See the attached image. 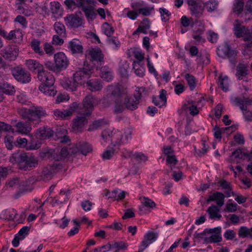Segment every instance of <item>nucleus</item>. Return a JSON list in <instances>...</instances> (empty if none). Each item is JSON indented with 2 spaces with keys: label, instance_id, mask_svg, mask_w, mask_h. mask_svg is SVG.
Instances as JSON below:
<instances>
[{
  "label": "nucleus",
  "instance_id": "nucleus-10",
  "mask_svg": "<svg viewBox=\"0 0 252 252\" xmlns=\"http://www.w3.org/2000/svg\"><path fill=\"white\" fill-rule=\"evenodd\" d=\"M0 35L5 39L20 44L23 41V34L20 30L11 31L9 33L0 28Z\"/></svg>",
  "mask_w": 252,
  "mask_h": 252
},
{
  "label": "nucleus",
  "instance_id": "nucleus-8",
  "mask_svg": "<svg viewBox=\"0 0 252 252\" xmlns=\"http://www.w3.org/2000/svg\"><path fill=\"white\" fill-rule=\"evenodd\" d=\"M95 98L92 95L87 96L83 100L82 104H80L79 115L90 116L94 109V104Z\"/></svg>",
  "mask_w": 252,
  "mask_h": 252
},
{
  "label": "nucleus",
  "instance_id": "nucleus-36",
  "mask_svg": "<svg viewBox=\"0 0 252 252\" xmlns=\"http://www.w3.org/2000/svg\"><path fill=\"white\" fill-rule=\"evenodd\" d=\"M125 102L123 103L121 98H117L115 100L114 113L115 114L122 113L125 109Z\"/></svg>",
  "mask_w": 252,
  "mask_h": 252
},
{
  "label": "nucleus",
  "instance_id": "nucleus-5",
  "mask_svg": "<svg viewBox=\"0 0 252 252\" xmlns=\"http://www.w3.org/2000/svg\"><path fill=\"white\" fill-rule=\"evenodd\" d=\"M101 137L103 141L102 144L105 145L108 141L111 142V145L115 147L116 144H121L128 142V139L131 138L130 133L125 135V138H123V135L121 131L119 130L111 131L109 129L104 130L101 133Z\"/></svg>",
  "mask_w": 252,
  "mask_h": 252
},
{
  "label": "nucleus",
  "instance_id": "nucleus-3",
  "mask_svg": "<svg viewBox=\"0 0 252 252\" xmlns=\"http://www.w3.org/2000/svg\"><path fill=\"white\" fill-rule=\"evenodd\" d=\"M9 161L13 164L17 163L19 168L25 171L30 170L38 165V160L34 156L26 153L13 154L10 157Z\"/></svg>",
  "mask_w": 252,
  "mask_h": 252
},
{
  "label": "nucleus",
  "instance_id": "nucleus-37",
  "mask_svg": "<svg viewBox=\"0 0 252 252\" xmlns=\"http://www.w3.org/2000/svg\"><path fill=\"white\" fill-rule=\"evenodd\" d=\"M132 65L135 74L139 77H143L145 72V68L143 66V64L141 63H139L137 62H133Z\"/></svg>",
  "mask_w": 252,
  "mask_h": 252
},
{
  "label": "nucleus",
  "instance_id": "nucleus-40",
  "mask_svg": "<svg viewBox=\"0 0 252 252\" xmlns=\"http://www.w3.org/2000/svg\"><path fill=\"white\" fill-rule=\"evenodd\" d=\"M232 156L234 157L235 158H239L241 159L247 158L248 161H250V154L248 153H243L242 150L240 149L236 150L232 153Z\"/></svg>",
  "mask_w": 252,
  "mask_h": 252
},
{
  "label": "nucleus",
  "instance_id": "nucleus-11",
  "mask_svg": "<svg viewBox=\"0 0 252 252\" xmlns=\"http://www.w3.org/2000/svg\"><path fill=\"white\" fill-rule=\"evenodd\" d=\"M65 24L68 27L75 29L81 27L83 24V19L77 14H71L64 17Z\"/></svg>",
  "mask_w": 252,
  "mask_h": 252
},
{
  "label": "nucleus",
  "instance_id": "nucleus-25",
  "mask_svg": "<svg viewBox=\"0 0 252 252\" xmlns=\"http://www.w3.org/2000/svg\"><path fill=\"white\" fill-rule=\"evenodd\" d=\"M62 86L66 90H69L72 92L76 90L77 87L79 84L76 82L73 79V81H71L68 78H63L61 82Z\"/></svg>",
  "mask_w": 252,
  "mask_h": 252
},
{
  "label": "nucleus",
  "instance_id": "nucleus-41",
  "mask_svg": "<svg viewBox=\"0 0 252 252\" xmlns=\"http://www.w3.org/2000/svg\"><path fill=\"white\" fill-rule=\"evenodd\" d=\"M54 29L58 34L61 36L65 35V28L63 24L60 22H56L54 25Z\"/></svg>",
  "mask_w": 252,
  "mask_h": 252
},
{
  "label": "nucleus",
  "instance_id": "nucleus-47",
  "mask_svg": "<svg viewBox=\"0 0 252 252\" xmlns=\"http://www.w3.org/2000/svg\"><path fill=\"white\" fill-rule=\"evenodd\" d=\"M103 30L104 33L108 37H111L112 36L114 32V29L113 27H112L108 23H104L103 26Z\"/></svg>",
  "mask_w": 252,
  "mask_h": 252
},
{
  "label": "nucleus",
  "instance_id": "nucleus-48",
  "mask_svg": "<svg viewBox=\"0 0 252 252\" xmlns=\"http://www.w3.org/2000/svg\"><path fill=\"white\" fill-rule=\"evenodd\" d=\"M159 11L162 21L166 22L169 19L171 13L167 9L165 8L161 7L159 9Z\"/></svg>",
  "mask_w": 252,
  "mask_h": 252
},
{
  "label": "nucleus",
  "instance_id": "nucleus-21",
  "mask_svg": "<svg viewBox=\"0 0 252 252\" xmlns=\"http://www.w3.org/2000/svg\"><path fill=\"white\" fill-rule=\"evenodd\" d=\"M237 23L234 25L233 31L234 35L237 37H243L250 34V29L248 27L242 26L238 23V20L235 21Z\"/></svg>",
  "mask_w": 252,
  "mask_h": 252
},
{
  "label": "nucleus",
  "instance_id": "nucleus-7",
  "mask_svg": "<svg viewBox=\"0 0 252 252\" xmlns=\"http://www.w3.org/2000/svg\"><path fill=\"white\" fill-rule=\"evenodd\" d=\"M217 53L220 57L222 58L227 57L233 67L235 66L237 63V53L235 50L230 49V45L228 43L225 42L218 47Z\"/></svg>",
  "mask_w": 252,
  "mask_h": 252
},
{
  "label": "nucleus",
  "instance_id": "nucleus-13",
  "mask_svg": "<svg viewBox=\"0 0 252 252\" xmlns=\"http://www.w3.org/2000/svg\"><path fill=\"white\" fill-rule=\"evenodd\" d=\"M54 62L58 71L66 69L68 65L69 61L63 52H59L54 55Z\"/></svg>",
  "mask_w": 252,
  "mask_h": 252
},
{
  "label": "nucleus",
  "instance_id": "nucleus-46",
  "mask_svg": "<svg viewBox=\"0 0 252 252\" xmlns=\"http://www.w3.org/2000/svg\"><path fill=\"white\" fill-rule=\"evenodd\" d=\"M185 78L186 79L190 90H193L196 87V80L195 77L189 73L185 75Z\"/></svg>",
  "mask_w": 252,
  "mask_h": 252
},
{
  "label": "nucleus",
  "instance_id": "nucleus-63",
  "mask_svg": "<svg viewBox=\"0 0 252 252\" xmlns=\"http://www.w3.org/2000/svg\"><path fill=\"white\" fill-rule=\"evenodd\" d=\"M44 49L47 54L52 55L54 53V49L50 43H45Z\"/></svg>",
  "mask_w": 252,
  "mask_h": 252
},
{
  "label": "nucleus",
  "instance_id": "nucleus-58",
  "mask_svg": "<svg viewBox=\"0 0 252 252\" xmlns=\"http://www.w3.org/2000/svg\"><path fill=\"white\" fill-rule=\"evenodd\" d=\"M236 236V233L233 230L227 229L224 234V237L227 240H232Z\"/></svg>",
  "mask_w": 252,
  "mask_h": 252
},
{
  "label": "nucleus",
  "instance_id": "nucleus-59",
  "mask_svg": "<svg viewBox=\"0 0 252 252\" xmlns=\"http://www.w3.org/2000/svg\"><path fill=\"white\" fill-rule=\"evenodd\" d=\"M15 22L20 23L23 27H27L28 22L26 19L21 15H18L14 20Z\"/></svg>",
  "mask_w": 252,
  "mask_h": 252
},
{
  "label": "nucleus",
  "instance_id": "nucleus-14",
  "mask_svg": "<svg viewBox=\"0 0 252 252\" xmlns=\"http://www.w3.org/2000/svg\"><path fill=\"white\" fill-rule=\"evenodd\" d=\"M141 205L139 207L140 215L148 214L151 209H153L156 206V203L151 199L146 197H140Z\"/></svg>",
  "mask_w": 252,
  "mask_h": 252
},
{
  "label": "nucleus",
  "instance_id": "nucleus-27",
  "mask_svg": "<svg viewBox=\"0 0 252 252\" xmlns=\"http://www.w3.org/2000/svg\"><path fill=\"white\" fill-rule=\"evenodd\" d=\"M81 9L84 12L86 18L89 20H94L96 16V13H95L94 8L92 6H85L84 3L83 4V6Z\"/></svg>",
  "mask_w": 252,
  "mask_h": 252
},
{
  "label": "nucleus",
  "instance_id": "nucleus-60",
  "mask_svg": "<svg viewBox=\"0 0 252 252\" xmlns=\"http://www.w3.org/2000/svg\"><path fill=\"white\" fill-rule=\"evenodd\" d=\"M113 248H117L118 250L117 251H120V250H126L127 247V245L123 242H114L112 246Z\"/></svg>",
  "mask_w": 252,
  "mask_h": 252
},
{
  "label": "nucleus",
  "instance_id": "nucleus-38",
  "mask_svg": "<svg viewBox=\"0 0 252 252\" xmlns=\"http://www.w3.org/2000/svg\"><path fill=\"white\" fill-rule=\"evenodd\" d=\"M16 215L17 213L14 209L12 211L5 210L1 214L0 217L4 220H12L15 218Z\"/></svg>",
  "mask_w": 252,
  "mask_h": 252
},
{
  "label": "nucleus",
  "instance_id": "nucleus-34",
  "mask_svg": "<svg viewBox=\"0 0 252 252\" xmlns=\"http://www.w3.org/2000/svg\"><path fill=\"white\" fill-rule=\"evenodd\" d=\"M54 116L56 119H67L71 116V112L66 109H57L54 111Z\"/></svg>",
  "mask_w": 252,
  "mask_h": 252
},
{
  "label": "nucleus",
  "instance_id": "nucleus-30",
  "mask_svg": "<svg viewBox=\"0 0 252 252\" xmlns=\"http://www.w3.org/2000/svg\"><path fill=\"white\" fill-rule=\"evenodd\" d=\"M89 90L92 91H98L102 89L103 85L101 80L91 79L87 82Z\"/></svg>",
  "mask_w": 252,
  "mask_h": 252
},
{
  "label": "nucleus",
  "instance_id": "nucleus-54",
  "mask_svg": "<svg viewBox=\"0 0 252 252\" xmlns=\"http://www.w3.org/2000/svg\"><path fill=\"white\" fill-rule=\"evenodd\" d=\"M30 229V227L25 226L19 231L17 235L19 236V237H21V239H23L24 240L29 234Z\"/></svg>",
  "mask_w": 252,
  "mask_h": 252
},
{
  "label": "nucleus",
  "instance_id": "nucleus-52",
  "mask_svg": "<svg viewBox=\"0 0 252 252\" xmlns=\"http://www.w3.org/2000/svg\"><path fill=\"white\" fill-rule=\"evenodd\" d=\"M243 40L245 42L243 47L246 49L252 48V35L251 34L245 36Z\"/></svg>",
  "mask_w": 252,
  "mask_h": 252
},
{
  "label": "nucleus",
  "instance_id": "nucleus-42",
  "mask_svg": "<svg viewBox=\"0 0 252 252\" xmlns=\"http://www.w3.org/2000/svg\"><path fill=\"white\" fill-rule=\"evenodd\" d=\"M222 238L220 235V233H216L212 234L209 237L204 238V243H217L221 241Z\"/></svg>",
  "mask_w": 252,
  "mask_h": 252
},
{
  "label": "nucleus",
  "instance_id": "nucleus-29",
  "mask_svg": "<svg viewBox=\"0 0 252 252\" xmlns=\"http://www.w3.org/2000/svg\"><path fill=\"white\" fill-rule=\"evenodd\" d=\"M125 105L126 108L128 110L133 111L138 108L139 102L136 99L131 96H127V95L125 96Z\"/></svg>",
  "mask_w": 252,
  "mask_h": 252
},
{
  "label": "nucleus",
  "instance_id": "nucleus-23",
  "mask_svg": "<svg viewBox=\"0 0 252 252\" xmlns=\"http://www.w3.org/2000/svg\"><path fill=\"white\" fill-rule=\"evenodd\" d=\"M54 131L49 128H40L35 133L36 138L40 139L49 138L53 136Z\"/></svg>",
  "mask_w": 252,
  "mask_h": 252
},
{
  "label": "nucleus",
  "instance_id": "nucleus-20",
  "mask_svg": "<svg viewBox=\"0 0 252 252\" xmlns=\"http://www.w3.org/2000/svg\"><path fill=\"white\" fill-rule=\"evenodd\" d=\"M26 65L28 68L32 71L37 70V76H39V75L41 73H43L44 74H47V73H50V72H48L45 70L44 69V67L42 64H40L38 62L34 60L30 59L26 61Z\"/></svg>",
  "mask_w": 252,
  "mask_h": 252
},
{
  "label": "nucleus",
  "instance_id": "nucleus-35",
  "mask_svg": "<svg viewBox=\"0 0 252 252\" xmlns=\"http://www.w3.org/2000/svg\"><path fill=\"white\" fill-rule=\"evenodd\" d=\"M185 110H189V113L192 116H194L198 113V110L193 101H188L183 106Z\"/></svg>",
  "mask_w": 252,
  "mask_h": 252
},
{
  "label": "nucleus",
  "instance_id": "nucleus-31",
  "mask_svg": "<svg viewBox=\"0 0 252 252\" xmlns=\"http://www.w3.org/2000/svg\"><path fill=\"white\" fill-rule=\"evenodd\" d=\"M244 14L245 21L252 20V0H248L245 6Z\"/></svg>",
  "mask_w": 252,
  "mask_h": 252
},
{
  "label": "nucleus",
  "instance_id": "nucleus-64",
  "mask_svg": "<svg viewBox=\"0 0 252 252\" xmlns=\"http://www.w3.org/2000/svg\"><path fill=\"white\" fill-rule=\"evenodd\" d=\"M92 203L89 200H85L81 203V207L85 211H89L91 210Z\"/></svg>",
  "mask_w": 252,
  "mask_h": 252
},
{
  "label": "nucleus",
  "instance_id": "nucleus-55",
  "mask_svg": "<svg viewBox=\"0 0 252 252\" xmlns=\"http://www.w3.org/2000/svg\"><path fill=\"white\" fill-rule=\"evenodd\" d=\"M14 137L12 136L7 135L5 137L4 143L8 150H11L13 148V140Z\"/></svg>",
  "mask_w": 252,
  "mask_h": 252
},
{
  "label": "nucleus",
  "instance_id": "nucleus-45",
  "mask_svg": "<svg viewBox=\"0 0 252 252\" xmlns=\"http://www.w3.org/2000/svg\"><path fill=\"white\" fill-rule=\"evenodd\" d=\"M244 4L243 0H235L233 7V12L237 14L241 13L244 9Z\"/></svg>",
  "mask_w": 252,
  "mask_h": 252
},
{
  "label": "nucleus",
  "instance_id": "nucleus-62",
  "mask_svg": "<svg viewBox=\"0 0 252 252\" xmlns=\"http://www.w3.org/2000/svg\"><path fill=\"white\" fill-rule=\"evenodd\" d=\"M166 161L168 164L175 165L177 164L178 160L174 155H168L166 157Z\"/></svg>",
  "mask_w": 252,
  "mask_h": 252
},
{
  "label": "nucleus",
  "instance_id": "nucleus-51",
  "mask_svg": "<svg viewBox=\"0 0 252 252\" xmlns=\"http://www.w3.org/2000/svg\"><path fill=\"white\" fill-rule=\"evenodd\" d=\"M109 149L106 150L102 154V158L105 159H110L114 154L116 151V148L108 147Z\"/></svg>",
  "mask_w": 252,
  "mask_h": 252
},
{
  "label": "nucleus",
  "instance_id": "nucleus-1",
  "mask_svg": "<svg viewBox=\"0 0 252 252\" xmlns=\"http://www.w3.org/2000/svg\"><path fill=\"white\" fill-rule=\"evenodd\" d=\"M17 112L25 122H19L16 124V132L25 134L29 133L32 126L36 127L41 122V118L46 115V111L42 107L35 106L29 108L19 107L17 108Z\"/></svg>",
  "mask_w": 252,
  "mask_h": 252
},
{
  "label": "nucleus",
  "instance_id": "nucleus-32",
  "mask_svg": "<svg viewBox=\"0 0 252 252\" xmlns=\"http://www.w3.org/2000/svg\"><path fill=\"white\" fill-rule=\"evenodd\" d=\"M0 90L3 93L9 95H12L15 92L13 86L5 81L0 82Z\"/></svg>",
  "mask_w": 252,
  "mask_h": 252
},
{
  "label": "nucleus",
  "instance_id": "nucleus-2",
  "mask_svg": "<svg viewBox=\"0 0 252 252\" xmlns=\"http://www.w3.org/2000/svg\"><path fill=\"white\" fill-rule=\"evenodd\" d=\"M92 151V147L86 142H79L74 147L68 150L67 147L55 150L50 149L44 153H41V157L52 158L56 161L62 160L65 159L67 156L70 154H82L87 155Z\"/></svg>",
  "mask_w": 252,
  "mask_h": 252
},
{
  "label": "nucleus",
  "instance_id": "nucleus-57",
  "mask_svg": "<svg viewBox=\"0 0 252 252\" xmlns=\"http://www.w3.org/2000/svg\"><path fill=\"white\" fill-rule=\"evenodd\" d=\"M103 123V122L101 120H98L93 122V124L90 126L88 129V130L92 131L94 129H97L100 127Z\"/></svg>",
  "mask_w": 252,
  "mask_h": 252
},
{
  "label": "nucleus",
  "instance_id": "nucleus-44",
  "mask_svg": "<svg viewBox=\"0 0 252 252\" xmlns=\"http://www.w3.org/2000/svg\"><path fill=\"white\" fill-rule=\"evenodd\" d=\"M219 87L224 92H227L228 90V78L227 76H224L223 78L219 77Z\"/></svg>",
  "mask_w": 252,
  "mask_h": 252
},
{
  "label": "nucleus",
  "instance_id": "nucleus-50",
  "mask_svg": "<svg viewBox=\"0 0 252 252\" xmlns=\"http://www.w3.org/2000/svg\"><path fill=\"white\" fill-rule=\"evenodd\" d=\"M61 8V5L59 2L54 1L50 3V10L53 13H59Z\"/></svg>",
  "mask_w": 252,
  "mask_h": 252
},
{
  "label": "nucleus",
  "instance_id": "nucleus-9",
  "mask_svg": "<svg viewBox=\"0 0 252 252\" xmlns=\"http://www.w3.org/2000/svg\"><path fill=\"white\" fill-rule=\"evenodd\" d=\"M12 74L16 80L22 83H28L31 81L30 73L21 67H14L12 70Z\"/></svg>",
  "mask_w": 252,
  "mask_h": 252
},
{
  "label": "nucleus",
  "instance_id": "nucleus-33",
  "mask_svg": "<svg viewBox=\"0 0 252 252\" xmlns=\"http://www.w3.org/2000/svg\"><path fill=\"white\" fill-rule=\"evenodd\" d=\"M220 211V207L216 205H212L208 208L207 212L210 215V219H218L220 220L221 218V215L219 214Z\"/></svg>",
  "mask_w": 252,
  "mask_h": 252
},
{
  "label": "nucleus",
  "instance_id": "nucleus-19",
  "mask_svg": "<svg viewBox=\"0 0 252 252\" xmlns=\"http://www.w3.org/2000/svg\"><path fill=\"white\" fill-rule=\"evenodd\" d=\"M78 115L77 118L74 119L72 126V130L75 133L81 132L85 124L87 123L86 117L88 116L79 114Z\"/></svg>",
  "mask_w": 252,
  "mask_h": 252
},
{
  "label": "nucleus",
  "instance_id": "nucleus-39",
  "mask_svg": "<svg viewBox=\"0 0 252 252\" xmlns=\"http://www.w3.org/2000/svg\"><path fill=\"white\" fill-rule=\"evenodd\" d=\"M148 95V91L145 88L140 87L135 91L134 94L135 99L139 102V100Z\"/></svg>",
  "mask_w": 252,
  "mask_h": 252
},
{
  "label": "nucleus",
  "instance_id": "nucleus-22",
  "mask_svg": "<svg viewBox=\"0 0 252 252\" xmlns=\"http://www.w3.org/2000/svg\"><path fill=\"white\" fill-rule=\"evenodd\" d=\"M224 197L225 196L222 193L216 191L209 196L207 201L210 202L216 201V203L218 206L220 207L224 204Z\"/></svg>",
  "mask_w": 252,
  "mask_h": 252
},
{
  "label": "nucleus",
  "instance_id": "nucleus-49",
  "mask_svg": "<svg viewBox=\"0 0 252 252\" xmlns=\"http://www.w3.org/2000/svg\"><path fill=\"white\" fill-rule=\"evenodd\" d=\"M238 234L240 238H246L251 235L250 229L246 226H241L238 230Z\"/></svg>",
  "mask_w": 252,
  "mask_h": 252
},
{
  "label": "nucleus",
  "instance_id": "nucleus-53",
  "mask_svg": "<svg viewBox=\"0 0 252 252\" xmlns=\"http://www.w3.org/2000/svg\"><path fill=\"white\" fill-rule=\"evenodd\" d=\"M218 4L216 0H210L206 3V9L209 12H212L217 9Z\"/></svg>",
  "mask_w": 252,
  "mask_h": 252
},
{
  "label": "nucleus",
  "instance_id": "nucleus-61",
  "mask_svg": "<svg viewBox=\"0 0 252 252\" xmlns=\"http://www.w3.org/2000/svg\"><path fill=\"white\" fill-rule=\"evenodd\" d=\"M237 209V205L235 203H227L226 205V208L225 209V211L228 212H234Z\"/></svg>",
  "mask_w": 252,
  "mask_h": 252
},
{
  "label": "nucleus",
  "instance_id": "nucleus-56",
  "mask_svg": "<svg viewBox=\"0 0 252 252\" xmlns=\"http://www.w3.org/2000/svg\"><path fill=\"white\" fill-rule=\"evenodd\" d=\"M112 248V246L109 243L104 245L102 247L95 248L94 250V252H106L110 250Z\"/></svg>",
  "mask_w": 252,
  "mask_h": 252
},
{
  "label": "nucleus",
  "instance_id": "nucleus-26",
  "mask_svg": "<svg viewBox=\"0 0 252 252\" xmlns=\"http://www.w3.org/2000/svg\"><path fill=\"white\" fill-rule=\"evenodd\" d=\"M100 76L104 80L111 81L113 78L112 70L107 66H103L100 70Z\"/></svg>",
  "mask_w": 252,
  "mask_h": 252
},
{
  "label": "nucleus",
  "instance_id": "nucleus-43",
  "mask_svg": "<svg viewBox=\"0 0 252 252\" xmlns=\"http://www.w3.org/2000/svg\"><path fill=\"white\" fill-rule=\"evenodd\" d=\"M40 41L36 39L33 40L31 42V47L33 50L40 56L44 55V52L39 46Z\"/></svg>",
  "mask_w": 252,
  "mask_h": 252
},
{
  "label": "nucleus",
  "instance_id": "nucleus-6",
  "mask_svg": "<svg viewBox=\"0 0 252 252\" xmlns=\"http://www.w3.org/2000/svg\"><path fill=\"white\" fill-rule=\"evenodd\" d=\"M105 90L106 94L103 96L102 103L105 107H109L113 99L112 96L117 98H122L126 95L127 91L119 84L108 85Z\"/></svg>",
  "mask_w": 252,
  "mask_h": 252
},
{
  "label": "nucleus",
  "instance_id": "nucleus-24",
  "mask_svg": "<svg viewBox=\"0 0 252 252\" xmlns=\"http://www.w3.org/2000/svg\"><path fill=\"white\" fill-rule=\"evenodd\" d=\"M68 48L72 54L81 53L83 51V46L77 39H73L68 43Z\"/></svg>",
  "mask_w": 252,
  "mask_h": 252
},
{
  "label": "nucleus",
  "instance_id": "nucleus-18",
  "mask_svg": "<svg viewBox=\"0 0 252 252\" xmlns=\"http://www.w3.org/2000/svg\"><path fill=\"white\" fill-rule=\"evenodd\" d=\"M87 55L91 61L101 63L103 62L104 55L101 50L98 48H92L87 51Z\"/></svg>",
  "mask_w": 252,
  "mask_h": 252
},
{
  "label": "nucleus",
  "instance_id": "nucleus-12",
  "mask_svg": "<svg viewBox=\"0 0 252 252\" xmlns=\"http://www.w3.org/2000/svg\"><path fill=\"white\" fill-rule=\"evenodd\" d=\"M187 2L190 6L191 14L196 18H200L204 11L202 4L196 0H187Z\"/></svg>",
  "mask_w": 252,
  "mask_h": 252
},
{
  "label": "nucleus",
  "instance_id": "nucleus-28",
  "mask_svg": "<svg viewBox=\"0 0 252 252\" xmlns=\"http://www.w3.org/2000/svg\"><path fill=\"white\" fill-rule=\"evenodd\" d=\"M248 74V69L246 65L239 63L236 68V76L239 80H241L243 77Z\"/></svg>",
  "mask_w": 252,
  "mask_h": 252
},
{
  "label": "nucleus",
  "instance_id": "nucleus-15",
  "mask_svg": "<svg viewBox=\"0 0 252 252\" xmlns=\"http://www.w3.org/2000/svg\"><path fill=\"white\" fill-rule=\"evenodd\" d=\"M3 58L8 61H14L18 56L19 48L14 45H9L1 50Z\"/></svg>",
  "mask_w": 252,
  "mask_h": 252
},
{
  "label": "nucleus",
  "instance_id": "nucleus-4",
  "mask_svg": "<svg viewBox=\"0 0 252 252\" xmlns=\"http://www.w3.org/2000/svg\"><path fill=\"white\" fill-rule=\"evenodd\" d=\"M37 77L42 82L38 88L39 91L46 95L54 96L56 94L57 91L54 86L55 79L51 73L47 74L41 73Z\"/></svg>",
  "mask_w": 252,
  "mask_h": 252
},
{
  "label": "nucleus",
  "instance_id": "nucleus-16",
  "mask_svg": "<svg viewBox=\"0 0 252 252\" xmlns=\"http://www.w3.org/2000/svg\"><path fill=\"white\" fill-rule=\"evenodd\" d=\"M91 73V69L81 68L73 74V80L79 85H81L90 77Z\"/></svg>",
  "mask_w": 252,
  "mask_h": 252
},
{
  "label": "nucleus",
  "instance_id": "nucleus-17",
  "mask_svg": "<svg viewBox=\"0 0 252 252\" xmlns=\"http://www.w3.org/2000/svg\"><path fill=\"white\" fill-rule=\"evenodd\" d=\"M56 167L55 165H49L43 168L41 173L36 177V181H48L51 180L56 172Z\"/></svg>",
  "mask_w": 252,
  "mask_h": 252
}]
</instances>
